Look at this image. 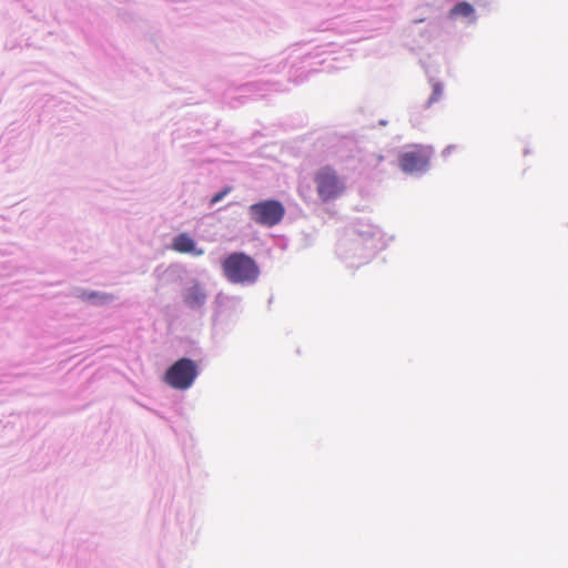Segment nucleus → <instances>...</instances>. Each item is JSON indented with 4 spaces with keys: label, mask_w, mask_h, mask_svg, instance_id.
<instances>
[{
    "label": "nucleus",
    "mask_w": 568,
    "mask_h": 568,
    "mask_svg": "<svg viewBox=\"0 0 568 568\" xmlns=\"http://www.w3.org/2000/svg\"><path fill=\"white\" fill-rule=\"evenodd\" d=\"M172 248L175 252L194 255H202L203 250H196L194 240L186 233H181L173 239Z\"/></svg>",
    "instance_id": "nucleus-6"
},
{
    "label": "nucleus",
    "mask_w": 568,
    "mask_h": 568,
    "mask_svg": "<svg viewBox=\"0 0 568 568\" xmlns=\"http://www.w3.org/2000/svg\"><path fill=\"white\" fill-rule=\"evenodd\" d=\"M83 298L87 300H95L99 298L101 303H106L113 301L114 296L112 294H100L98 292L83 293Z\"/></svg>",
    "instance_id": "nucleus-9"
},
{
    "label": "nucleus",
    "mask_w": 568,
    "mask_h": 568,
    "mask_svg": "<svg viewBox=\"0 0 568 568\" xmlns=\"http://www.w3.org/2000/svg\"><path fill=\"white\" fill-rule=\"evenodd\" d=\"M314 183L317 196L323 203L337 200L346 191L344 180L331 165H324L315 172Z\"/></svg>",
    "instance_id": "nucleus-2"
},
{
    "label": "nucleus",
    "mask_w": 568,
    "mask_h": 568,
    "mask_svg": "<svg viewBox=\"0 0 568 568\" xmlns=\"http://www.w3.org/2000/svg\"><path fill=\"white\" fill-rule=\"evenodd\" d=\"M442 94V87L439 84H435L434 85V90H433V94L429 99V102H435L439 99Z\"/></svg>",
    "instance_id": "nucleus-11"
},
{
    "label": "nucleus",
    "mask_w": 568,
    "mask_h": 568,
    "mask_svg": "<svg viewBox=\"0 0 568 568\" xmlns=\"http://www.w3.org/2000/svg\"><path fill=\"white\" fill-rule=\"evenodd\" d=\"M196 376V364L192 359L183 357L168 368L164 382L174 389L183 390L193 385Z\"/></svg>",
    "instance_id": "nucleus-3"
},
{
    "label": "nucleus",
    "mask_w": 568,
    "mask_h": 568,
    "mask_svg": "<svg viewBox=\"0 0 568 568\" xmlns=\"http://www.w3.org/2000/svg\"><path fill=\"white\" fill-rule=\"evenodd\" d=\"M248 214L254 223L273 227L283 220L285 207L280 201L266 200L250 205Z\"/></svg>",
    "instance_id": "nucleus-4"
},
{
    "label": "nucleus",
    "mask_w": 568,
    "mask_h": 568,
    "mask_svg": "<svg viewBox=\"0 0 568 568\" xmlns=\"http://www.w3.org/2000/svg\"><path fill=\"white\" fill-rule=\"evenodd\" d=\"M231 192V187H225L223 189L222 191H220L219 193H216L210 201V204L211 205H214L216 204L217 202H220L224 196H226L229 193Z\"/></svg>",
    "instance_id": "nucleus-10"
},
{
    "label": "nucleus",
    "mask_w": 568,
    "mask_h": 568,
    "mask_svg": "<svg viewBox=\"0 0 568 568\" xmlns=\"http://www.w3.org/2000/svg\"><path fill=\"white\" fill-rule=\"evenodd\" d=\"M474 13H475V10L473 8V6L468 2H459L457 3L456 6H454L450 11H449V17L450 18H457V17H463V18H474Z\"/></svg>",
    "instance_id": "nucleus-8"
},
{
    "label": "nucleus",
    "mask_w": 568,
    "mask_h": 568,
    "mask_svg": "<svg viewBox=\"0 0 568 568\" xmlns=\"http://www.w3.org/2000/svg\"><path fill=\"white\" fill-rule=\"evenodd\" d=\"M206 294L204 288L194 282L191 286L185 290L184 302L192 308H197L204 305Z\"/></svg>",
    "instance_id": "nucleus-7"
},
{
    "label": "nucleus",
    "mask_w": 568,
    "mask_h": 568,
    "mask_svg": "<svg viewBox=\"0 0 568 568\" xmlns=\"http://www.w3.org/2000/svg\"><path fill=\"white\" fill-rule=\"evenodd\" d=\"M224 276L231 283H254L260 275V268L256 262L242 252L230 254L222 262Z\"/></svg>",
    "instance_id": "nucleus-1"
},
{
    "label": "nucleus",
    "mask_w": 568,
    "mask_h": 568,
    "mask_svg": "<svg viewBox=\"0 0 568 568\" xmlns=\"http://www.w3.org/2000/svg\"><path fill=\"white\" fill-rule=\"evenodd\" d=\"M432 154L430 146L413 145L399 155V168L408 174L425 172L429 166Z\"/></svg>",
    "instance_id": "nucleus-5"
},
{
    "label": "nucleus",
    "mask_w": 568,
    "mask_h": 568,
    "mask_svg": "<svg viewBox=\"0 0 568 568\" xmlns=\"http://www.w3.org/2000/svg\"><path fill=\"white\" fill-rule=\"evenodd\" d=\"M457 150V146L456 145H448L444 151H443V155L444 156H448L453 151H456Z\"/></svg>",
    "instance_id": "nucleus-12"
}]
</instances>
